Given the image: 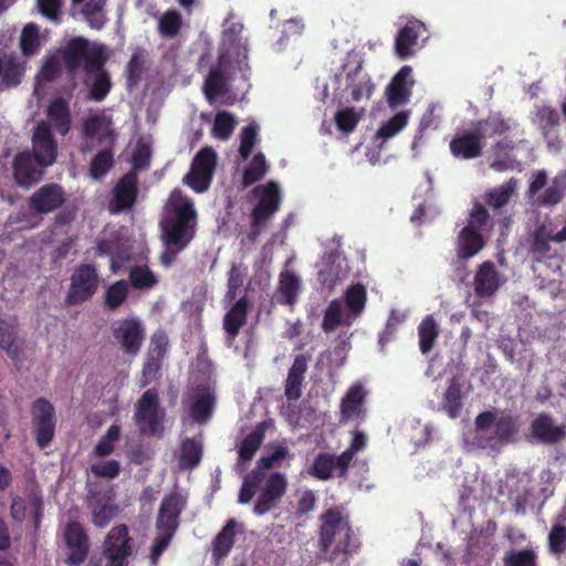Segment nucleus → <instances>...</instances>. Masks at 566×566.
Instances as JSON below:
<instances>
[{"instance_id":"1","label":"nucleus","mask_w":566,"mask_h":566,"mask_svg":"<svg viewBox=\"0 0 566 566\" xmlns=\"http://www.w3.org/2000/svg\"><path fill=\"white\" fill-rule=\"evenodd\" d=\"M160 229L166 247L161 261L170 264L191 243L198 230V212L193 200L178 188L170 192L165 205Z\"/></svg>"},{"instance_id":"2","label":"nucleus","mask_w":566,"mask_h":566,"mask_svg":"<svg viewBox=\"0 0 566 566\" xmlns=\"http://www.w3.org/2000/svg\"><path fill=\"white\" fill-rule=\"evenodd\" d=\"M187 506V497L179 492L166 494L159 505L155 527L157 535L149 552L151 566H158L159 558L169 547L180 525V515Z\"/></svg>"},{"instance_id":"3","label":"nucleus","mask_w":566,"mask_h":566,"mask_svg":"<svg viewBox=\"0 0 566 566\" xmlns=\"http://www.w3.org/2000/svg\"><path fill=\"white\" fill-rule=\"evenodd\" d=\"M57 53L69 75L74 76L81 67L86 75L92 73V67L105 65L108 55L103 45L92 44L83 36L72 38L57 50Z\"/></svg>"},{"instance_id":"4","label":"nucleus","mask_w":566,"mask_h":566,"mask_svg":"<svg viewBox=\"0 0 566 566\" xmlns=\"http://www.w3.org/2000/svg\"><path fill=\"white\" fill-rule=\"evenodd\" d=\"M166 409L161 406L159 392L149 388L143 392L135 406L134 421L139 434L160 439L165 433Z\"/></svg>"},{"instance_id":"5","label":"nucleus","mask_w":566,"mask_h":566,"mask_svg":"<svg viewBox=\"0 0 566 566\" xmlns=\"http://www.w3.org/2000/svg\"><path fill=\"white\" fill-rule=\"evenodd\" d=\"M322 524L318 532V547L322 553H327L335 542L336 534L344 532V538L336 544L331 560L335 559L338 554H349L350 541L354 532L349 521L344 517L338 507L327 509L321 515Z\"/></svg>"},{"instance_id":"6","label":"nucleus","mask_w":566,"mask_h":566,"mask_svg":"<svg viewBox=\"0 0 566 566\" xmlns=\"http://www.w3.org/2000/svg\"><path fill=\"white\" fill-rule=\"evenodd\" d=\"M70 280L71 283L65 298L70 305H78L88 301L96 293L99 285L97 269L92 263L77 265Z\"/></svg>"},{"instance_id":"7","label":"nucleus","mask_w":566,"mask_h":566,"mask_svg":"<svg viewBox=\"0 0 566 566\" xmlns=\"http://www.w3.org/2000/svg\"><path fill=\"white\" fill-rule=\"evenodd\" d=\"M255 192L260 191L258 205L253 208L251 213V233L250 239L255 241L261 233V229L280 209L281 196L279 186L270 181L265 186H259L254 189Z\"/></svg>"},{"instance_id":"8","label":"nucleus","mask_w":566,"mask_h":566,"mask_svg":"<svg viewBox=\"0 0 566 566\" xmlns=\"http://www.w3.org/2000/svg\"><path fill=\"white\" fill-rule=\"evenodd\" d=\"M134 552V539L129 536L128 527L119 524L111 528L103 544L105 566H128Z\"/></svg>"},{"instance_id":"9","label":"nucleus","mask_w":566,"mask_h":566,"mask_svg":"<svg viewBox=\"0 0 566 566\" xmlns=\"http://www.w3.org/2000/svg\"><path fill=\"white\" fill-rule=\"evenodd\" d=\"M363 64V57L354 51L347 53L343 64L346 72V88L350 90L354 102H359L363 97L369 98L375 90V84L370 75L364 71Z\"/></svg>"},{"instance_id":"10","label":"nucleus","mask_w":566,"mask_h":566,"mask_svg":"<svg viewBox=\"0 0 566 566\" xmlns=\"http://www.w3.org/2000/svg\"><path fill=\"white\" fill-rule=\"evenodd\" d=\"M32 426L36 444L43 449L48 447L55 432V409L45 398H38L32 403Z\"/></svg>"},{"instance_id":"11","label":"nucleus","mask_w":566,"mask_h":566,"mask_svg":"<svg viewBox=\"0 0 566 566\" xmlns=\"http://www.w3.org/2000/svg\"><path fill=\"white\" fill-rule=\"evenodd\" d=\"M46 168L30 150L19 151L12 161L13 179L18 186L28 189L43 179Z\"/></svg>"},{"instance_id":"12","label":"nucleus","mask_w":566,"mask_h":566,"mask_svg":"<svg viewBox=\"0 0 566 566\" xmlns=\"http://www.w3.org/2000/svg\"><path fill=\"white\" fill-rule=\"evenodd\" d=\"M67 195L59 184H45L36 189L28 200V208L35 214H48L60 209Z\"/></svg>"},{"instance_id":"13","label":"nucleus","mask_w":566,"mask_h":566,"mask_svg":"<svg viewBox=\"0 0 566 566\" xmlns=\"http://www.w3.org/2000/svg\"><path fill=\"white\" fill-rule=\"evenodd\" d=\"M64 542L70 554L65 559L69 566L82 565L90 552V538L84 527L78 522H70L64 530Z\"/></svg>"},{"instance_id":"14","label":"nucleus","mask_w":566,"mask_h":566,"mask_svg":"<svg viewBox=\"0 0 566 566\" xmlns=\"http://www.w3.org/2000/svg\"><path fill=\"white\" fill-rule=\"evenodd\" d=\"M287 481L284 474L280 472L272 473L261 489L259 497L254 504L253 513L262 516L273 510L286 492Z\"/></svg>"},{"instance_id":"15","label":"nucleus","mask_w":566,"mask_h":566,"mask_svg":"<svg viewBox=\"0 0 566 566\" xmlns=\"http://www.w3.org/2000/svg\"><path fill=\"white\" fill-rule=\"evenodd\" d=\"M168 347L167 337L161 335H154L150 340V345L146 355L145 363L142 369V376L139 379V387L145 388L153 382L161 368L163 360L166 356Z\"/></svg>"},{"instance_id":"16","label":"nucleus","mask_w":566,"mask_h":566,"mask_svg":"<svg viewBox=\"0 0 566 566\" xmlns=\"http://www.w3.org/2000/svg\"><path fill=\"white\" fill-rule=\"evenodd\" d=\"M113 336L122 345L124 353L135 356L142 348L145 329L138 318H125L113 328Z\"/></svg>"},{"instance_id":"17","label":"nucleus","mask_w":566,"mask_h":566,"mask_svg":"<svg viewBox=\"0 0 566 566\" xmlns=\"http://www.w3.org/2000/svg\"><path fill=\"white\" fill-rule=\"evenodd\" d=\"M30 151L45 167H50L56 161L57 143L46 123L41 122L35 126Z\"/></svg>"},{"instance_id":"18","label":"nucleus","mask_w":566,"mask_h":566,"mask_svg":"<svg viewBox=\"0 0 566 566\" xmlns=\"http://www.w3.org/2000/svg\"><path fill=\"white\" fill-rule=\"evenodd\" d=\"M137 177L133 172L125 174L113 188V197L108 203L112 213L130 210L137 200Z\"/></svg>"},{"instance_id":"19","label":"nucleus","mask_w":566,"mask_h":566,"mask_svg":"<svg viewBox=\"0 0 566 566\" xmlns=\"http://www.w3.org/2000/svg\"><path fill=\"white\" fill-rule=\"evenodd\" d=\"M453 157L462 160H470L482 155L483 135L475 127L473 129L457 134L449 144Z\"/></svg>"},{"instance_id":"20","label":"nucleus","mask_w":566,"mask_h":566,"mask_svg":"<svg viewBox=\"0 0 566 566\" xmlns=\"http://www.w3.org/2000/svg\"><path fill=\"white\" fill-rule=\"evenodd\" d=\"M412 67L403 65L391 78L386 88L387 103L391 108H397L409 102L411 96V87L413 81L411 80Z\"/></svg>"},{"instance_id":"21","label":"nucleus","mask_w":566,"mask_h":566,"mask_svg":"<svg viewBox=\"0 0 566 566\" xmlns=\"http://www.w3.org/2000/svg\"><path fill=\"white\" fill-rule=\"evenodd\" d=\"M365 400L364 387L360 384L352 385L340 401L339 422L364 420L366 418Z\"/></svg>"},{"instance_id":"22","label":"nucleus","mask_w":566,"mask_h":566,"mask_svg":"<svg viewBox=\"0 0 566 566\" xmlns=\"http://www.w3.org/2000/svg\"><path fill=\"white\" fill-rule=\"evenodd\" d=\"M423 31L426 28L421 21L410 20L397 32L395 52L399 59L406 60L415 54V46Z\"/></svg>"},{"instance_id":"23","label":"nucleus","mask_w":566,"mask_h":566,"mask_svg":"<svg viewBox=\"0 0 566 566\" xmlns=\"http://www.w3.org/2000/svg\"><path fill=\"white\" fill-rule=\"evenodd\" d=\"M532 436L541 443L556 444L565 439L566 431L563 426L555 424L553 417L542 412L531 422Z\"/></svg>"},{"instance_id":"24","label":"nucleus","mask_w":566,"mask_h":566,"mask_svg":"<svg viewBox=\"0 0 566 566\" xmlns=\"http://www.w3.org/2000/svg\"><path fill=\"white\" fill-rule=\"evenodd\" d=\"M83 135L86 138H96L99 145L115 146L116 134L112 122L104 115H92L83 122Z\"/></svg>"},{"instance_id":"25","label":"nucleus","mask_w":566,"mask_h":566,"mask_svg":"<svg viewBox=\"0 0 566 566\" xmlns=\"http://www.w3.org/2000/svg\"><path fill=\"white\" fill-rule=\"evenodd\" d=\"M500 287V273L492 261L480 264L474 276V292L476 296L484 298L496 293Z\"/></svg>"},{"instance_id":"26","label":"nucleus","mask_w":566,"mask_h":566,"mask_svg":"<svg viewBox=\"0 0 566 566\" xmlns=\"http://www.w3.org/2000/svg\"><path fill=\"white\" fill-rule=\"evenodd\" d=\"M554 234L545 223L538 224L530 237L528 252L533 260L543 262L554 256L551 242L554 241Z\"/></svg>"},{"instance_id":"27","label":"nucleus","mask_w":566,"mask_h":566,"mask_svg":"<svg viewBox=\"0 0 566 566\" xmlns=\"http://www.w3.org/2000/svg\"><path fill=\"white\" fill-rule=\"evenodd\" d=\"M228 62L226 54L219 55L218 65L210 69L205 80L203 93L210 103L228 92V83L223 73Z\"/></svg>"},{"instance_id":"28","label":"nucleus","mask_w":566,"mask_h":566,"mask_svg":"<svg viewBox=\"0 0 566 566\" xmlns=\"http://www.w3.org/2000/svg\"><path fill=\"white\" fill-rule=\"evenodd\" d=\"M484 245L483 235L472 224H468L457 237V256L465 261L476 255Z\"/></svg>"},{"instance_id":"29","label":"nucleus","mask_w":566,"mask_h":566,"mask_svg":"<svg viewBox=\"0 0 566 566\" xmlns=\"http://www.w3.org/2000/svg\"><path fill=\"white\" fill-rule=\"evenodd\" d=\"M216 405L213 391L206 385L196 388L195 401L190 406V416L198 423H206L212 416Z\"/></svg>"},{"instance_id":"30","label":"nucleus","mask_w":566,"mask_h":566,"mask_svg":"<svg viewBox=\"0 0 566 566\" xmlns=\"http://www.w3.org/2000/svg\"><path fill=\"white\" fill-rule=\"evenodd\" d=\"M348 274L346 266H343V261L335 253L328 255V261L319 269L317 273V280L319 284L328 290L333 291L337 283L344 280Z\"/></svg>"},{"instance_id":"31","label":"nucleus","mask_w":566,"mask_h":566,"mask_svg":"<svg viewBox=\"0 0 566 566\" xmlns=\"http://www.w3.org/2000/svg\"><path fill=\"white\" fill-rule=\"evenodd\" d=\"M301 292V281L297 275L292 271H283L279 276V284L276 287V302L282 305L293 306Z\"/></svg>"},{"instance_id":"32","label":"nucleus","mask_w":566,"mask_h":566,"mask_svg":"<svg viewBox=\"0 0 566 566\" xmlns=\"http://www.w3.org/2000/svg\"><path fill=\"white\" fill-rule=\"evenodd\" d=\"M249 301L247 296L240 297L223 317V328L228 337L233 340L247 323Z\"/></svg>"},{"instance_id":"33","label":"nucleus","mask_w":566,"mask_h":566,"mask_svg":"<svg viewBox=\"0 0 566 566\" xmlns=\"http://www.w3.org/2000/svg\"><path fill=\"white\" fill-rule=\"evenodd\" d=\"M237 526V521L234 518H230L226 522L221 531L216 535L212 541L213 559L220 560L229 555L235 542Z\"/></svg>"},{"instance_id":"34","label":"nucleus","mask_w":566,"mask_h":566,"mask_svg":"<svg viewBox=\"0 0 566 566\" xmlns=\"http://www.w3.org/2000/svg\"><path fill=\"white\" fill-rule=\"evenodd\" d=\"M1 85L4 87L18 86L25 73V63L17 55L8 54L1 56Z\"/></svg>"},{"instance_id":"35","label":"nucleus","mask_w":566,"mask_h":566,"mask_svg":"<svg viewBox=\"0 0 566 566\" xmlns=\"http://www.w3.org/2000/svg\"><path fill=\"white\" fill-rule=\"evenodd\" d=\"M268 429V424L265 421H262L255 426V428L245 436L239 447V459L243 462L251 461L255 455L256 451L260 449L265 432Z\"/></svg>"},{"instance_id":"36","label":"nucleus","mask_w":566,"mask_h":566,"mask_svg":"<svg viewBox=\"0 0 566 566\" xmlns=\"http://www.w3.org/2000/svg\"><path fill=\"white\" fill-rule=\"evenodd\" d=\"M461 387L459 377L453 376L449 380L448 388L443 396L442 407L451 419H455L460 416L463 406Z\"/></svg>"},{"instance_id":"37","label":"nucleus","mask_w":566,"mask_h":566,"mask_svg":"<svg viewBox=\"0 0 566 566\" xmlns=\"http://www.w3.org/2000/svg\"><path fill=\"white\" fill-rule=\"evenodd\" d=\"M344 302L353 319L358 317L365 310L367 302V290L363 283L349 285L344 293Z\"/></svg>"},{"instance_id":"38","label":"nucleus","mask_w":566,"mask_h":566,"mask_svg":"<svg viewBox=\"0 0 566 566\" xmlns=\"http://www.w3.org/2000/svg\"><path fill=\"white\" fill-rule=\"evenodd\" d=\"M516 189L517 180L512 177L501 186L486 191L484 196L485 202L491 208L501 209L509 203Z\"/></svg>"},{"instance_id":"39","label":"nucleus","mask_w":566,"mask_h":566,"mask_svg":"<svg viewBox=\"0 0 566 566\" xmlns=\"http://www.w3.org/2000/svg\"><path fill=\"white\" fill-rule=\"evenodd\" d=\"M520 431L517 417L510 412L502 411L495 421V438L502 444L515 441V436Z\"/></svg>"},{"instance_id":"40","label":"nucleus","mask_w":566,"mask_h":566,"mask_svg":"<svg viewBox=\"0 0 566 566\" xmlns=\"http://www.w3.org/2000/svg\"><path fill=\"white\" fill-rule=\"evenodd\" d=\"M350 315H343V306L339 300H333L329 302L324 311L322 329L325 333H332L340 325L349 326L352 324Z\"/></svg>"},{"instance_id":"41","label":"nucleus","mask_w":566,"mask_h":566,"mask_svg":"<svg viewBox=\"0 0 566 566\" xmlns=\"http://www.w3.org/2000/svg\"><path fill=\"white\" fill-rule=\"evenodd\" d=\"M202 443L196 438H186L180 446L179 464L184 469H193L202 459Z\"/></svg>"},{"instance_id":"42","label":"nucleus","mask_w":566,"mask_h":566,"mask_svg":"<svg viewBox=\"0 0 566 566\" xmlns=\"http://www.w3.org/2000/svg\"><path fill=\"white\" fill-rule=\"evenodd\" d=\"M90 75H93L90 87V98L95 102H102L112 88L109 73L105 69V65H102L101 67H92Z\"/></svg>"},{"instance_id":"43","label":"nucleus","mask_w":566,"mask_h":566,"mask_svg":"<svg viewBox=\"0 0 566 566\" xmlns=\"http://www.w3.org/2000/svg\"><path fill=\"white\" fill-rule=\"evenodd\" d=\"M48 117L61 135H65L70 130V109L64 99L56 98L50 104Z\"/></svg>"},{"instance_id":"44","label":"nucleus","mask_w":566,"mask_h":566,"mask_svg":"<svg viewBox=\"0 0 566 566\" xmlns=\"http://www.w3.org/2000/svg\"><path fill=\"white\" fill-rule=\"evenodd\" d=\"M99 150L90 163V176L93 179H102L114 166V147L108 144Z\"/></svg>"},{"instance_id":"45","label":"nucleus","mask_w":566,"mask_h":566,"mask_svg":"<svg viewBox=\"0 0 566 566\" xmlns=\"http://www.w3.org/2000/svg\"><path fill=\"white\" fill-rule=\"evenodd\" d=\"M440 334L439 326L432 315H427L418 326L419 349L422 354L432 350Z\"/></svg>"},{"instance_id":"46","label":"nucleus","mask_w":566,"mask_h":566,"mask_svg":"<svg viewBox=\"0 0 566 566\" xmlns=\"http://www.w3.org/2000/svg\"><path fill=\"white\" fill-rule=\"evenodd\" d=\"M129 293V284L126 280H118L112 283L104 293L103 305L107 311H116L122 306Z\"/></svg>"},{"instance_id":"47","label":"nucleus","mask_w":566,"mask_h":566,"mask_svg":"<svg viewBox=\"0 0 566 566\" xmlns=\"http://www.w3.org/2000/svg\"><path fill=\"white\" fill-rule=\"evenodd\" d=\"M334 472L336 473L334 454L328 452L318 453L308 470V474L319 481L331 480Z\"/></svg>"},{"instance_id":"48","label":"nucleus","mask_w":566,"mask_h":566,"mask_svg":"<svg viewBox=\"0 0 566 566\" xmlns=\"http://www.w3.org/2000/svg\"><path fill=\"white\" fill-rule=\"evenodd\" d=\"M474 127L481 133V135H483V139L486 136L503 135L511 129L509 120H506L500 113L478 120Z\"/></svg>"},{"instance_id":"49","label":"nucleus","mask_w":566,"mask_h":566,"mask_svg":"<svg viewBox=\"0 0 566 566\" xmlns=\"http://www.w3.org/2000/svg\"><path fill=\"white\" fill-rule=\"evenodd\" d=\"M41 41H40V31L39 27L30 22L24 25L20 36V50L22 54L27 57H31L40 51Z\"/></svg>"},{"instance_id":"50","label":"nucleus","mask_w":566,"mask_h":566,"mask_svg":"<svg viewBox=\"0 0 566 566\" xmlns=\"http://www.w3.org/2000/svg\"><path fill=\"white\" fill-rule=\"evenodd\" d=\"M128 280V284L136 290H150L158 283L156 274L147 265L133 266Z\"/></svg>"},{"instance_id":"51","label":"nucleus","mask_w":566,"mask_h":566,"mask_svg":"<svg viewBox=\"0 0 566 566\" xmlns=\"http://www.w3.org/2000/svg\"><path fill=\"white\" fill-rule=\"evenodd\" d=\"M264 479V473L260 470H252L247 474L239 491L238 502L240 504H248L259 491Z\"/></svg>"},{"instance_id":"52","label":"nucleus","mask_w":566,"mask_h":566,"mask_svg":"<svg viewBox=\"0 0 566 566\" xmlns=\"http://www.w3.org/2000/svg\"><path fill=\"white\" fill-rule=\"evenodd\" d=\"M106 0H87L82 7V14L86 22L96 30H101L106 22L105 14L103 12Z\"/></svg>"},{"instance_id":"53","label":"nucleus","mask_w":566,"mask_h":566,"mask_svg":"<svg viewBox=\"0 0 566 566\" xmlns=\"http://www.w3.org/2000/svg\"><path fill=\"white\" fill-rule=\"evenodd\" d=\"M268 171V164L262 153H258L242 175V185L249 187L260 181Z\"/></svg>"},{"instance_id":"54","label":"nucleus","mask_w":566,"mask_h":566,"mask_svg":"<svg viewBox=\"0 0 566 566\" xmlns=\"http://www.w3.org/2000/svg\"><path fill=\"white\" fill-rule=\"evenodd\" d=\"M408 112H399L395 114L389 120L384 123L376 133V138L381 139L382 142L388 140L389 138L397 135L402 128L408 124Z\"/></svg>"},{"instance_id":"55","label":"nucleus","mask_w":566,"mask_h":566,"mask_svg":"<svg viewBox=\"0 0 566 566\" xmlns=\"http://www.w3.org/2000/svg\"><path fill=\"white\" fill-rule=\"evenodd\" d=\"M234 116L226 111L217 113L212 126V135L221 140H228L235 128Z\"/></svg>"},{"instance_id":"56","label":"nucleus","mask_w":566,"mask_h":566,"mask_svg":"<svg viewBox=\"0 0 566 566\" xmlns=\"http://www.w3.org/2000/svg\"><path fill=\"white\" fill-rule=\"evenodd\" d=\"M212 179L213 176L191 166L190 170L184 176L182 182L190 187L195 192L202 193L209 189Z\"/></svg>"},{"instance_id":"57","label":"nucleus","mask_w":566,"mask_h":566,"mask_svg":"<svg viewBox=\"0 0 566 566\" xmlns=\"http://www.w3.org/2000/svg\"><path fill=\"white\" fill-rule=\"evenodd\" d=\"M182 27L181 14L175 10L166 11L158 23V30L165 38H175Z\"/></svg>"},{"instance_id":"58","label":"nucleus","mask_w":566,"mask_h":566,"mask_svg":"<svg viewBox=\"0 0 566 566\" xmlns=\"http://www.w3.org/2000/svg\"><path fill=\"white\" fill-rule=\"evenodd\" d=\"M548 551L552 555L560 557L566 553V526L555 523L547 537Z\"/></svg>"},{"instance_id":"59","label":"nucleus","mask_w":566,"mask_h":566,"mask_svg":"<svg viewBox=\"0 0 566 566\" xmlns=\"http://www.w3.org/2000/svg\"><path fill=\"white\" fill-rule=\"evenodd\" d=\"M503 566H537V555L531 548L510 551L503 557Z\"/></svg>"},{"instance_id":"60","label":"nucleus","mask_w":566,"mask_h":566,"mask_svg":"<svg viewBox=\"0 0 566 566\" xmlns=\"http://www.w3.org/2000/svg\"><path fill=\"white\" fill-rule=\"evenodd\" d=\"M191 166L213 176L217 166V153L212 147L201 148L195 156Z\"/></svg>"},{"instance_id":"61","label":"nucleus","mask_w":566,"mask_h":566,"mask_svg":"<svg viewBox=\"0 0 566 566\" xmlns=\"http://www.w3.org/2000/svg\"><path fill=\"white\" fill-rule=\"evenodd\" d=\"M359 119L360 115L355 111L354 107H345L339 109L335 115V123L337 128L346 134L355 130Z\"/></svg>"},{"instance_id":"62","label":"nucleus","mask_w":566,"mask_h":566,"mask_svg":"<svg viewBox=\"0 0 566 566\" xmlns=\"http://www.w3.org/2000/svg\"><path fill=\"white\" fill-rule=\"evenodd\" d=\"M259 127L255 123L244 126L240 134L239 154L243 159H248L256 142Z\"/></svg>"},{"instance_id":"63","label":"nucleus","mask_w":566,"mask_h":566,"mask_svg":"<svg viewBox=\"0 0 566 566\" xmlns=\"http://www.w3.org/2000/svg\"><path fill=\"white\" fill-rule=\"evenodd\" d=\"M144 70V57L139 52L132 54L126 65V78L129 87L136 86L140 80Z\"/></svg>"},{"instance_id":"64","label":"nucleus","mask_w":566,"mask_h":566,"mask_svg":"<svg viewBox=\"0 0 566 566\" xmlns=\"http://www.w3.org/2000/svg\"><path fill=\"white\" fill-rule=\"evenodd\" d=\"M117 514V507L109 503L98 504L93 509L92 522L97 527H105Z\"/></svg>"}]
</instances>
